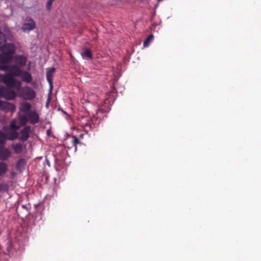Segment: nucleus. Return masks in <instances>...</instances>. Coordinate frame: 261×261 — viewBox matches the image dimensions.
Here are the masks:
<instances>
[{
  "label": "nucleus",
  "mask_w": 261,
  "mask_h": 261,
  "mask_svg": "<svg viewBox=\"0 0 261 261\" xmlns=\"http://www.w3.org/2000/svg\"><path fill=\"white\" fill-rule=\"evenodd\" d=\"M16 50L15 45L13 43H6L1 47L2 53L0 54V63L7 64L13 59V55Z\"/></svg>",
  "instance_id": "obj_1"
},
{
  "label": "nucleus",
  "mask_w": 261,
  "mask_h": 261,
  "mask_svg": "<svg viewBox=\"0 0 261 261\" xmlns=\"http://www.w3.org/2000/svg\"><path fill=\"white\" fill-rule=\"evenodd\" d=\"M18 120L20 126H25L28 122L35 124L39 121V115L35 111H31L25 114H20Z\"/></svg>",
  "instance_id": "obj_2"
},
{
  "label": "nucleus",
  "mask_w": 261,
  "mask_h": 261,
  "mask_svg": "<svg viewBox=\"0 0 261 261\" xmlns=\"http://www.w3.org/2000/svg\"><path fill=\"white\" fill-rule=\"evenodd\" d=\"M2 77L4 83L8 87L15 88L17 90H19L20 88L21 83L14 78L11 74L7 73L3 75Z\"/></svg>",
  "instance_id": "obj_3"
},
{
  "label": "nucleus",
  "mask_w": 261,
  "mask_h": 261,
  "mask_svg": "<svg viewBox=\"0 0 261 261\" xmlns=\"http://www.w3.org/2000/svg\"><path fill=\"white\" fill-rule=\"evenodd\" d=\"M0 63V69L8 72L13 76H19L21 75L20 67L17 65H6Z\"/></svg>",
  "instance_id": "obj_4"
},
{
  "label": "nucleus",
  "mask_w": 261,
  "mask_h": 261,
  "mask_svg": "<svg viewBox=\"0 0 261 261\" xmlns=\"http://www.w3.org/2000/svg\"><path fill=\"white\" fill-rule=\"evenodd\" d=\"M19 96L24 100H32L36 96L35 91L29 86H25L21 88Z\"/></svg>",
  "instance_id": "obj_5"
},
{
  "label": "nucleus",
  "mask_w": 261,
  "mask_h": 261,
  "mask_svg": "<svg viewBox=\"0 0 261 261\" xmlns=\"http://www.w3.org/2000/svg\"><path fill=\"white\" fill-rule=\"evenodd\" d=\"M16 96L15 92L12 89L3 86L0 87V98L3 97L6 99L13 100L15 98Z\"/></svg>",
  "instance_id": "obj_6"
},
{
  "label": "nucleus",
  "mask_w": 261,
  "mask_h": 261,
  "mask_svg": "<svg viewBox=\"0 0 261 261\" xmlns=\"http://www.w3.org/2000/svg\"><path fill=\"white\" fill-rule=\"evenodd\" d=\"M36 23L34 20L30 17H27L25 19V22L22 26V30L24 32H29L35 28Z\"/></svg>",
  "instance_id": "obj_7"
},
{
  "label": "nucleus",
  "mask_w": 261,
  "mask_h": 261,
  "mask_svg": "<svg viewBox=\"0 0 261 261\" xmlns=\"http://www.w3.org/2000/svg\"><path fill=\"white\" fill-rule=\"evenodd\" d=\"M16 109L14 105L7 101L0 100V110L7 112H14Z\"/></svg>",
  "instance_id": "obj_8"
},
{
  "label": "nucleus",
  "mask_w": 261,
  "mask_h": 261,
  "mask_svg": "<svg viewBox=\"0 0 261 261\" xmlns=\"http://www.w3.org/2000/svg\"><path fill=\"white\" fill-rule=\"evenodd\" d=\"M31 131V127L30 126L27 125L20 130L19 139L22 142L26 141L30 137V134Z\"/></svg>",
  "instance_id": "obj_9"
},
{
  "label": "nucleus",
  "mask_w": 261,
  "mask_h": 261,
  "mask_svg": "<svg viewBox=\"0 0 261 261\" xmlns=\"http://www.w3.org/2000/svg\"><path fill=\"white\" fill-rule=\"evenodd\" d=\"M11 152L8 148H0V160L6 161L11 155Z\"/></svg>",
  "instance_id": "obj_10"
},
{
  "label": "nucleus",
  "mask_w": 261,
  "mask_h": 261,
  "mask_svg": "<svg viewBox=\"0 0 261 261\" xmlns=\"http://www.w3.org/2000/svg\"><path fill=\"white\" fill-rule=\"evenodd\" d=\"M31 108L32 106L30 103L27 102H23L20 103L19 109L20 112L25 114L29 113V112L31 111Z\"/></svg>",
  "instance_id": "obj_11"
},
{
  "label": "nucleus",
  "mask_w": 261,
  "mask_h": 261,
  "mask_svg": "<svg viewBox=\"0 0 261 261\" xmlns=\"http://www.w3.org/2000/svg\"><path fill=\"white\" fill-rule=\"evenodd\" d=\"M15 62L20 67H22L26 65L27 58L23 56H16L15 57Z\"/></svg>",
  "instance_id": "obj_12"
},
{
  "label": "nucleus",
  "mask_w": 261,
  "mask_h": 261,
  "mask_svg": "<svg viewBox=\"0 0 261 261\" xmlns=\"http://www.w3.org/2000/svg\"><path fill=\"white\" fill-rule=\"evenodd\" d=\"M55 72V68L54 67H52L49 70L46 72V79L47 81L48 82L49 85L52 88L53 86V73Z\"/></svg>",
  "instance_id": "obj_13"
},
{
  "label": "nucleus",
  "mask_w": 261,
  "mask_h": 261,
  "mask_svg": "<svg viewBox=\"0 0 261 261\" xmlns=\"http://www.w3.org/2000/svg\"><path fill=\"white\" fill-rule=\"evenodd\" d=\"M22 80L27 83H30L32 81L31 74L27 71L21 72Z\"/></svg>",
  "instance_id": "obj_14"
},
{
  "label": "nucleus",
  "mask_w": 261,
  "mask_h": 261,
  "mask_svg": "<svg viewBox=\"0 0 261 261\" xmlns=\"http://www.w3.org/2000/svg\"><path fill=\"white\" fill-rule=\"evenodd\" d=\"M81 56L84 59H92V54L91 50L89 48H86L84 51L81 53Z\"/></svg>",
  "instance_id": "obj_15"
},
{
  "label": "nucleus",
  "mask_w": 261,
  "mask_h": 261,
  "mask_svg": "<svg viewBox=\"0 0 261 261\" xmlns=\"http://www.w3.org/2000/svg\"><path fill=\"white\" fill-rule=\"evenodd\" d=\"M7 135L8 136L7 138H6L7 139L10 140H14L18 138V133L16 130H12L8 133Z\"/></svg>",
  "instance_id": "obj_16"
},
{
  "label": "nucleus",
  "mask_w": 261,
  "mask_h": 261,
  "mask_svg": "<svg viewBox=\"0 0 261 261\" xmlns=\"http://www.w3.org/2000/svg\"><path fill=\"white\" fill-rule=\"evenodd\" d=\"M8 165L6 163L1 162H0V176L5 174L8 171Z\"/></svg>",
  "instance_id": "obj_17"
},
{
  "label": "nucleus",
  "mask_w": 261,
  "mask_h": 261,
  "mask_svg": "<svg viewBox=\"0 0 261 261\" xmlns=\"http://www.w3.org/2000/svg\"><path fill=\"white\" fill-rule=\"evenodd\" d=\"M20 126H21L20 125H17L16 124V120L14 119L11 122L9 127L11 130L17 131L18 129H19Z\"/></svg>",
  "instance_id": "obj_18"
},
{
  "label": "nucleus",
  "mask_w": 261,
  "mask_h": 261,
  "mask_svg": "<svg viewBox=\"0 0 261 261\" xmlns=\"http://www.w3.org/2000/svg\"><path fill=\"white\" fill-rule=\"evenodd\" d=\"M12 147L16 153H20L22 151V146L20 143H16L13 145Z\"/></svg>",
  "instance_id": "obj_19"
},
{
  "label": "nucleus",
  "mask_w": 261,
  "mask_h": 261,
  "mask_svg": "<svg viewBox=\"0 0 261 261\" xmlns=\"http://www.w3.org/2000/svg\"><path fill=\"white\" fill-rule=\"evenodd\" d=\"M26 164V161L25 159L21 158L19 159L17 164H16V167L18 169H20L22 168H23Z\"/></svg>",
  "instance_id": "obj_20"
},
{
  "label": "nucleus",
  "mask_w": 261,
  "mask_h": 261,
  "mask_svg": "<svg viewBox=\"0 0 261 261\" xmlns=\"http://www.w3.org/2000/svg\"><path fill=\"white\" fill-rule=\"evenodd\" d=\"M153 35L152 34L149 35L146 39L144 41L143 46L144 47H147L148 46L150 42L153 40Z\"/></svg>",
  "instance_id": "obj_21"
},
{
  "label": "nucleus",
  "mask_w": 261,
  "mask_h": 261,
  "mask_svg": "<svg viewBox=\"0 0 261 261\" xmlns=\"http://www.w3.org/2000/svg\"><path fill=\"white\" fill-rule=\"evenodd\" d=\"M6 139V135L0 130V144H4Z\"/></svg>",
  "instance_id": "obj_22"
},
{
  "label": "nucleus",
  "mask_w": 261,
  "mask_h": 261,
  "mask_svg": "<svg viewBox=\"0 0 261 261\" xmlns=\"http://www.w3.org/2000/svg\"><path fill=\"white\" fill-rule=\"evenodd\" d=\"M79 143V140L77 138L73 137V139L71 140V145L74 147L75 150H76L77 144Z\"/></svg>",
  "instance_id": "obj_23"
},
{
  "label": "nucleus",
  "mask_w": 261,
  "mask_h": 261,
  "mask_svg": "<svg viewBox=\"0 0 261 261\" xmlns=\"http://www.w3.org/2000/svg\"><path fill=\"white\" fill-rule=\"evenodd\" d=\"M8 190V185L7 184H0V192H7Z\"/></svg>",
  "instance_id": "obj_24"
},
{
  "label": "nucleus",
  "mask_w": 261,
  "mask_h": 261,
  "mask_svg": "<svg viewBox=\"0 0 261 261\" xmlns=\"http://www.w3.org/2000/svg\"><path fill=\"white\" fill-rule=\"evenodd\" d=\"M54 1L55 0H48L47 1L46 7L48 10H50L51 8L52 4Z\"/></svg>",
  "instance_id": "obj_25"
},
{
  "label": "nucleus",
  "mask_w": 261,
  "mask_h": 261,
  "mask_svg": "<svg viewBox=\"0 0 261 261\" xmlns=\"http://www.w3.org/2000/svg\"><path fill=\"white\" fill-rule=\"evenodd\" d=\"M105 112V111L101 109H98L96 110L97 114H98L99 113H103Z\"/></svg>",
  "instance_id": "obj_26"
},
{
  "label": "nucleus",
  "mask_w": 261,
  "mask_h": 261,
  "mask_svg": "<svg viewBox=\"0 0 261 261\" xmlns=\"http://www.w3.org/2000/svg\"><path fill=\"white\" fill-rule=\"evenodd\" d=\"M7 129H8V127H7V126H4L3 128V129L6 132L7 131Z\"/></svg>",
  "instance_id": "obj_27"
},
{
  "label": "nucleus",
  "mask_w": 261,
  "mask_h": 261,
  "mask_svg": "<svg viewBox=\"0 0 261 261\" xmlns=\"http://www.w3.org/2000/svg\"><path fill=\"white\" fill-rule=\"evenodd\" d=\"M95 116H93V118H91V121L92 122V123H93L94 119H95Z\"/></svg>",
  "instance_id": "obj_28"
},
{
  "label": "nucleus",
  "mask_w": 261,
  "mask_h": 261,
  "mask_svg": "<svg viewBox=\"0 0 261 261\" xmlns=\"http://www.w3.org/2000/svg\"><path fill=\"white\" fill-rule=\"evenodd\" d=\"M4 42H2L1 41V40H0V44H2V43H3Z\"/></svg>",
  "instance_id": "obj_29"
}]
</instances>
